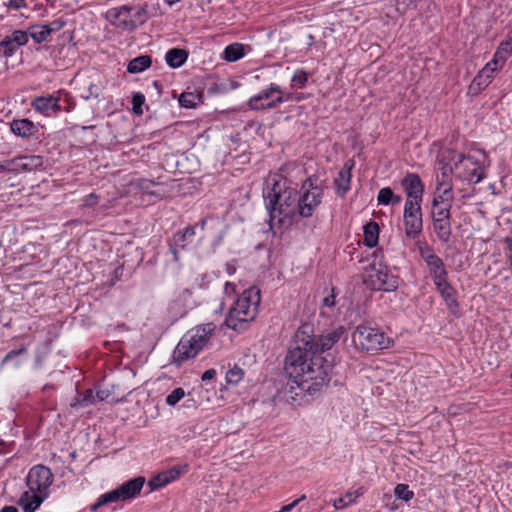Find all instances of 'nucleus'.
<instances>
[{"label":"nucleus","mask_w":512,"mask_h":512,"mask_svg":"<svg viewBox=\"0 0 512 512\" xmlns=\"http://www.w3.org/2000/svg\"><path fill=\"white\" fill-rule=\"evenodd\" d=\"M310 332L308 326H300L294 336L293 345L285 357V372L291 380L288 393L297 388L309 395H315L328 385L332 364L320 353L309 350L305 340Z\"/></svg>","instance_id":"f257e3e1"},{"label":"nucleus","mask_w":512,"mask_h":512,"mask_svg":"<svg viewBox=\"0 0 512 512\" xmlns=\"http://www.w3.org/2000/svg\"><path fill=\"white\" fill-rule=\"evenodd\" d=\"M297 196V188L282 175L275 174L266 181L263 198L269 213L271 229L291 225L296 216Z\"/></svg>","instance_id":"f03ea898"},{"label":"nucleus","mask_w":512,"mask_h":512,"mask_svg":"<svg viewBox=\"0 0 512 512\" xmlns=\"http://www.w3.org/2000/svg\"><path fill=\"white\" fill-rule=\"evenodd\" d=\"M54 480L51 470L44 465L33 466L26 477L29 491L21 494L18 505L24 512H35L48 497V489Z\"/></svg>","instance_id":"7ed1b4c3"},{"label":"nucleus","mask_w":512,"mask_h":512,"mask_svg":"<svg viewBox=\"0 0 512 512\" xmlns=\"http://www.w3.org/2000/svg\"><path fill=\"white\" fill-rule=\"evenodd\" d=\"M260 301V290L257 287L244 290L230 307L225 318L226 326L237 332L244 331L255 320Z\"/></svg>","instance_id":"20e7f679"},{"label":"nucleus","mask_w":512,"mask_h":512,"mask_svg":"<svg viewBox=\"0 0 512 512\" xmlns=\"http://www.w3.org/2000/svg\"><path fill=\"white\" fill-rule=\"evenodd\" d=\"M215 329L216 325L209 322L198 325L188 331L174 349V361L180 364L188 359L194 358L207 346Z\"/></svg>","instance_id":"39448f33"},{"label":"nucleus","mask_w":512,"mask_h":512,"mask_svg":"<svg viewBox=\"0 0 512 512\" xmlns=\"http://www.w3.org/2000/svg\"><path fill=\"white\" fill-rule=\"evenodd\" d=\"M446 159L450 165L449 171L454 172L455 177L460 181L478 184L486 177L480 161L474 156L449 150Z\"/></svg>","instance_id":"423d86ee"},{"label":"nucleus","mask_w":512,"mask_h":512,"mask_svg":"<svg viewBox=\"0 0 512 512\" xmlns=\"http://www.w3.org/2000/svg\"><path fill=\"white\" fill-rule=\"evenodd\" d=\"M145 483V478L142 476L135 477L133 479H130L124 483H122L117 488L106 492L104 494H101L96 502L91 505L90 509L92 511H96L99 508H101L104 505L110 504V503H116L119 501H128L136 498Z\"/></svg>","instance_id":"0eeeda50"},{"label":"nucleus","mask_w":512,"mask_h":512,"mask_svg":"<svg viewBox=\"0 0 512 512\" xmlns=\"http://www.w3.org/2000/svg\"><path fill=\"white\" fill-rule=\"evenodd\" d=\"M353 339L367 352L388 349L393 345V340L386 336L384 332L378 328L363 324L356 327L353 333Z\"/></svg>","instance_id":"6e6552de"},{"label":"nucleus","mask_w":512,"mask_h":512,"mask_svg":"<svg viewBox=\"0 0 512 512\" xmlns=\"http://www.w3.org/2000/svg\"><path fill=\"white\" fill-rule=\"evenodd\" d=\"M403 225L406 238L417 239L423 232L422 203L404 202Z\"/></svg>","instance_id":"1a4fd4ad"},{"label":"nucleus","mask_w":512,"mask_h":512,"mask_svg":"<svg viewBox=\"0 0 512 512\" xmlns=\"http://www.w3.org/2000/svg\"><path fill=\"white\" fill-rule=\"evenodd\" d=\"M419 255L426 263L429 275L434 285L449 280L448 271L443 260L435 253L434 249L426 243L419 245Z\"/></svg>","instance_id":"9d476101"},{"label":"nucleus","mask_w":512,"mask_h":512,"mask_svg":"<svg viewBox=\"0 0 512 512\" xmlns=\"http://www.w3.org/2000/svg\"><path fill=\"white\" fill-rule=\"evenodd\" d=\"M278 84L270 83L251 96L246 105L252 111H271L278 108Z\"/></svg>","instance_id":"9b49d317"},{"label":"nucleus","mask_w":512,"mask_h":512,"mask_svg":"<svg viewBox=\"0 0 512 512\" xmlns=\"http://www.w3.org/2000/svg\"><path fill=\"white\" fill-rule=\"evenodd\" d=\"M302 326H308L310 328V332L307 333L308 337H305V340L309 343L307 348L309 350H313L315 353H320V355H322L323 352L330 350L345 333V328L343 326H339L327 334L315 338L312 325L303 324Z\"/></svg>","instance_id":"f8f14e48"},{"label":"nucleus","mask_w":512,"mask_h":512,"mask_svg":"<svg viewBox=\"0 0 512 512\" xmlns=\"http://www.w3.org/2000/svg\"><path fill=\"white\" fill-rule=\"evenodd\" d=\"M369 282L375 290L394 291L398 287V279L389 272L388 267L386 265L376 267L375 262L369 274Z\"/></svg>","instance_id":"ddd939ff"},{"label":"nucleus","mask_w":512,"mask_h":512,"mask_svg":"<svg viewBox=\"0 0 512 512\" xmlns=\"http://www.w3.org/2000/svg\"><path fill=\"white\" fill-rule=\"evenodd\" d=\"M406 195L405 202L422 203L424 197V184L417 173L409 172L400 181Z\"/></svg>","instance_id":"4468645a"},{"label":"nucleus","mask_w":512,"mask_h":512,"mask_svg":"<svg viewBox=\"0 0 512 512\" xmlns=\"http://www.w3.org/2000/svg\"><path fill=\"white\" fill-rule=\"evenodd\" d=\"M323 192H298L296 215L310 218L322 203Z\"/></svg>","instance_id":"2eb2a0df"},{"label":"nucleus","mask_w":512,"mask_h":512,"mask_svg":"<svg viewBox=\"0 0 512 512\" xmlns=\"http://www.w3.org/2000/svg\"><path fill=\"white\" fill-rule=\"evenodd\" d=\"M33 110L45 117H54L62 112V105H59L56 91L52 94L35 97L31 101Z\"/></svg>","instance_id":"dca6fc26"},{"label":"nucleus","mask_w":512,"mask_h":512,"mask_svg":"<svg viewBox=\"0 0 512 512\" xmlns=\"http://www.w3.org/2000/svg\"><path fill=\"white\" fill-rule=\"evenodd\" d=\"M132 11L133 7L127 5L114 7L107 11L106 18L116 28L124 31H133L135 30V25L130 19V12Z\"/></svg>","instance_id":"f3484780"},{"label":"nucleus","mask_w":512,"mask_h":512,"mask_svg":"<svg viewBox=\"0 0 512 512\" xmlns=\"http://www.w3.org/2000/svg\"><path fill=\"white\" fill-rule=\"evenodd\" d=\"M354 165V161H347L334 178L333 185L335 194L340 198H344L351 188L352 169Z\"/></svg>","instance_id":"a211bd4d"},{"label":"nucleus","mask_w":512,"mask_h":512,"mask_svg":"<svg viewBox=\"0 0 512 512\" xmlns=\"http://www.w3.org/2000/svg\"><path fill=\"white\" fill-rule=\"evenodd\" d=\"M437 292L442 297L448 311L454 316L459 315V302L457 298V291L451 285L449 280H446L440 284L435 285Z\"/></svg>","instance_id":"6ab92c4d"},{"label":"nucleus","mask_w":512,"mask_h":512,"mask_svg":"<svg viewBox=\"0 0 512 512\" xmlns=\"http://www.w3.org/2000/svg\"><path fill=\"white\" fill-rule=\"evenodd\" d=\"M66 22L62 19H56L45 25H36L30 28V37L38 44L47 40L55 32L60 31Z\"/></svg>","instance_id":"aec40b11"},{"label":"nucleus","mask_w":512,"mask_h":512,"mask_svg":"<svg viewBox=\"0 0 512 512\" xmlns=\"http://www.w3.org/2000/svg\"><path fill=\"white\" fill-rule=\"evenodd\" d=\"M10 131L21 138H30L38 132L37 125L26 118L14 119L10 122Z\"/></svg>","instance_id":"412c9836"},{"label":"nucleus","mask_w":512,"mask_h":512,"mask_svg":"<svg viewBox=\"0 0 512 512\" xmlns=\"http://www.w3.org/2000/svg\"><path fill=\"white\" fill-rule=\"evenodd\" d=\"M512 54V37L510 35L507 36V39L502 41L495 51L492 60L489 63H492V66L497 70L501 69L506 63L507 59Z\"/></svg>","instance_id":"4be33fe9"},{"label":"nucleus","mask_w":512,"mask_h":512,"mask_svg":"<svg viewBox=\"0 0 512 512\" xmlns=\"http://www.w3.org/2000/svg\"><path fill=\"white\" fill-rule=\"evenodd\" d=\"M14 163L18 171L31 172L41 169L43 167L44 160L40 155H26L17 158Z\"/></svg>","instance_id":"5701e85b"},{"label":"nucleus","mask_w":512,"mask_h":512,"mask_svg":"<svg viewBox=\"0 0 512 512\" xmlns=\"http://www.w3.org/2000/svg\"><path fill=\"white\" fill-rule=\"evenodd\" d=\"M366 492L364 487H359L354 491H347L342 497L337 498L333 502L336 510H342L352 504L357 503V499L363 496Z\"/></svg>","instance_id":"b1692460"},{"label":"nucleus","mask_w":512,"mask_h":512,"mask_svg":"<svg viewBox=\"0 0 512 512\" xmlns=\"http://www.w3.org/2000/svg\"><path fill=\"white\" fill-rule=\"evenodd\" d=\"M433 231L442 243H448L452 235L451 219L432 220Z\"/></svg>","instance_id":"393cba45"},{"label":"nucleus","mask_w":512,"mask_h":512,"mask_svg":"<svg viewBox=\"0 0 512 512\" xmlns=\"http://www.w3.org/2000/svg\"><path fill=\"white\" fill-rule=\"evenodd\" d=\"M495 71L497 69L492 66V63H487L473 79L471 87L477 86L479 90L487 87L491 83Z\"/></svg>","instance_id":"a878e982"},{"label":"nucleus","mask_w":512,"mask_h":512,"mask_svg":"<svg viewBox=\"0 0 512 512\" xmlns=\"http://www.w3.org/2000/svg\"><path fill=\"white\" fill-rule=\"evenodd\" d=\"M363 242L369 248L377 246L379 241V225L375 221H370L363 227Z\"/></svg>","instance_id":"bb28decb"},{"label":"nucleus","mask_w":512,"mask_h":512,"mask_svg":"<svg viewBox=\"0 0 512 512\" xmlns=\"http://www.w3.org/2000/svg\"><path fill=\"white\" fill-rule=\"evenodd\" d=\"M187 58V51L180 48H172L165 54L166 63L171 68L181 67L186 62Z\"/></svg>","instance_id":"cd10ccee"},{"label":"nucleus","mask_w":512,"mask_h":512,"mask_svg":"<svg viewBox=\"0 0 512 512\" xmlns=\"http://www.w3.org/2000/svg\"><path fill=\"white\" fill-rule=\"evenodd\" d=\"M197 226H188L182 231H178L174 235V243L175 246L180 248H186L189 244H191L196 235Z\"/></svg>","instance_id":"c85d7f7f"},{"label":"nucleus","mask_w":512,"mask_h":512,"mask_svg":"<svg viewBox=\"0 0 512 512\" xmlns=\"http://www.w3.org/2000/svg\"><path fill=\"white\" fill-rule=\"evenodd\" d=\"M152 64L151 57L148 55H141L133 58L127 65V72L137 74L148 69Z\"/></svg>","instance_id":"c756f323"},{"label":"nucleus","mask_w":512,"mask_h":512,"mask_svg":"<svg viewBox=\"0 0 512 512\" xmlns=\"http://www.w3.org/2000/svg\"><path fill=\"white\" fill-rule=\"evenodd\" d=\"M453 199L454 196L452 183H447L446 187L442 191L435 192L432 199V206L452 205Z\"/></svg>","instance_id":"7c9ffc66"},{"label":"nucleus","mask_w":512,"mask_h":512,"mask_svg":"<svg viewBox=\"0 0 512 512\" xmlns=\"http://www.w3.org/2000/svg\"><path fill=\"white\" fill-rule=\"evenodd\" d=\"M56 94L59 99V105H62V111L70 113L75 109L76 100L70 92L65 89H59L56 91Z\"/></svg>","instance_id":"2f4dec72"},{"label":"nucleus","mask_w":512,"mask_h":512,"mask_svg":"<svg viewBox=\"0 0 512 512\" xmlns=\"http://www.w3.org/2000/svg\"><path fill=\"white\" fill-rule=\"evenodd\" d=\"M323 192L324 193V185L323 181H321L316 175H311L307 177L300 188L299 192Z\"/></svg>","instance_id":"473e14b6"},{"label":"nucleus","mask_w":512,"mask_h":512,"mask_svg":"<svg viewBox=\"0 0 512 512\" xmlns=\"http://www.w3.org/2000/svg\"><path fill=\"white\" fill-rule=\"evenodd\" d=\"M244 57V48L242 44L233 43L224 49V59L228 62H235Z\"/></svg>","instance_id":"72a5a7b5"},{"label":"nucleus","mask_w":512,"mask_h":512,"mask_svg":"<svg viewBox=\"0 0 512 512\" xmlns=\"http://www.w3.org/2000/svg\"><path fill=\"white\" fill-rule=\"evenodd\" d=\"M95 402H96V398H95L93 390L87 389L83 393V395H78V397H76L70 405L73 408H76V407L84 408V407H88L90 405L95 404Z\"/></svg>","instance_id":"f704fd0d"},{"label":"nucleus","mask_w":512,"mask_h":512,"mask_svg":"<svg viewBox=\"0 0 512 512\" xmlns=\"http://www.w3.org/2000/svg\"><path fill=\"white\" fill-rule=\"evenodd\" d=\"M309 80V74L304 69H297L291 77V89H303Z\"/></svg>","instance_id":"c9c22d12"},{"label":"nucleus","mask_w":512,"mask_h":512,"mask_svg":"<svg viewBox=\"0 0 512 512\" xmlns=\"http://www.w3.org/2000/svg\"><path fill=\"white\" fill-rule=\"evenodd\" d=\"M394 495L397 499L409 502L414 498V492L409 489L407 484L399 483L394 488Z\"/></svg>","instance_id":"e433bc0d"},{"label":"nucleus","mask_w":512,"mask_h":512,"mask_svg":"<svg viewBox=\"0 0 512 512\" xmlns=\"http://www.w3.org/2000/svg\"><path fill=\"white\" fill-rule=\"evenodd\" d=\"M130 19L135 25V29L143 25L147 20V9L146 7H133V11L130 12Z\"/></svg>","instance_id":"4c0bfd02"},{"label":"nucleus","mask_w":512,"mask_h":512,"mask_svg":"<svg viewBox=\"0 0 512 512\" xmlns=\"http://www.w3.org/2000/svg\"><path fill=\"white\" fill-rule=\"evenodd\" d=\"M451 208H452V205L432 206V208H431L432 220L451 219Z\"/></svg>","instance_id":"58836bf2"},{"label":"nucleus","mask_w":512,"mask_h":512,"mask_svg":"<svg viewBox=\"0 0 512 512\" xmlns=\"http://www.w3.org/2000/svg\"><path fill=\"white\" fill-rule=\"evenodd\" d=\"M199 100L200 97L198 95L190 92H184L179 97V104L184 108H194Z\"/></svg>","instance_id":"ea45409f"},{"label":"nucleus","mask_w":512,"mask_h":512,"mask_svg":"<svg viewBox=\"0 0 512 512\" xmlns=\"http://www.w3.org/2000/svg\"><path fill=\"white\" fill-rule=\"evenodd\" d=\"M188 471V465H180V466H173L170 469L164 471L165 476L167 477V480H169V483L175 481L178 479L182 474L186 473Z\"/></svg>","instance_id":"a19ab883"},{"label":"nucleus","mask_w":512,"mask_h":512,"mask_svg":"<svg viewBox=\"0 0 512 512\" xmlns=\"http://www.w3.org/2000/svg\"><path fill=\"white\" fill-rule=\"evenodd\" d=\"M243 374L244 372L240 367L234 366L233 368L227 371L226 381L228 384H238L243 378Z\"/></svg>","instance_id":"79ce46f5"},{"label":"nucleus","mask_w":512,"mask_h":512,"mask_svg":"<svg viewBox=\"0 0 512 512\" xmlns=\"http://www.w3.org/2000/svg\"><path fill=\"white\" fill-rule=\"evenodd\" d=\"M392 189L390 187H383L379 190L377 195L378 205L388 206L392 204Z\"/></svg>","instance_id":"37998d69"},{"label":"nucleus","mask_w":512,"mask_h":512,"mask_svg":"<svg viewBox=\"0 0 512 512\" xmlns=\"http://www.w3.org/2000/svg\"><path fill=\"white\" fill-rule=\"evenodd\" d=\"M0 48L5 57H11L15 53L17 46L12 42L10 37L7 36L0 42Z\"/></svg>","instance_id":"c03bdc74"},{"label":"nucleus","mask_w":512,"mask_h":512,"mask_svg":"<svg viewBox=\"0 0 512 512\" xmlns=\"http://www.w3.org/2000/svg\"><path fill=\"white\" fill-rule=\"evenodd\" d=\"M148 484L151 490H157L168 485L169 480H167V477L165 476L164 472H161L158 475L154 476L152 479H150Z\"/></svg>","instance_id":"a18cd8bd"},{"label":"nucleus","mask_w":512,"mask_h":512,"mask_svg":"<svg viewBox=\"0 0 512 512\" xmlns=\"http://www.w3.org/2000/svg\"><path fill=\"white\" fill-rule=\"evenodd\" d=\"M29 36H30V32L27 33L26 31H23V30H16L9 37L12 40V42H14V44H16V46L18 48L20 46L25 45L28 42Z\"/></svg>","instance_id":"49530a36"},{"label":"nucleus","mask_w":512,"mask_h":512,"mask_svg":"<svg viewBox=\"0 0 512 512\" xmlns=\"http://www.w3.org/2000/svg\"><path fill=\"white\" fill-rule=\"evenodd\" d=\"M184 396L185 391L183 388H175L170 394L167 395L166 403L169 406H175Z\"/></svg>","instance_id":"de8ad7c7"},{"label":"nucleus","mask_w":512,"mask_h":512,"mask_svg":"<svg viewBox=\"0 0 512 512\" xmlns=\"http://www.w3.org/2000/svg\"><path fill=\"white\" fill-rule=\"evenodd\" d=\"M144 103H145V96L140 92L135 93L132 97L133 112L137 115H142L143 114L142 106L144 105Z\"/></svg>","instance_id":"09e8293b"},{"label":"nucleus","mask_w":512,"mask_h":512,"mask_svg":"<svg viewBox=\"0 0 512 512\" xmlns=\"http://www.w3.org/2000/svg\"><path fill=\"white\" fill-rule=\"evenodd\" d=\"M26 353H27V347L26 346H21L18 349H13V350L9 351L5 355V357L1 361V365H5V364H7L9 362L15 361L18 356H20L22 354H26Z\"/></svg>","instance_id":"8fccbe9b"},{"label":"nucleus","mask_w":512,"mask_h":512,"mask_svg":"<svg viewBox=\"0 0 512 512\" xmlns=\"http://www.w3.org/2000/svg\"><path fill=\"white\" fill-rule=\"evenodd\" d=\"M338 292L335 287H332L330 293L325 296L322 300V307L325 308H334L336 305V296Z\"/></svg>","instance_id":"3c124183"},{"label":"nucleus","mask_w":512,"mask_h":512,"mask_svg":"<svg viewBox=\"0 0 512 512\" xmlns=\"http://www.w3.org/2000/svg\"><path fill=\"white\" fill-rule=\"evenodd\" d=\"M276 96L278 98V107L284 102H293V92L283 90L280 85H278V91Z\"/></svg>","instance_id":"603ef678"},{"label":"nucleus","mask_w":512,"mask_h":512,"mask_svg":"<svg viewBox=\"0 0 512 512\" xmlns=\"http://www.w3.org/2000/svg\"><path fill=\"white\" fill-rule=\"evenodd\" d=\"M5 6L9 9H12V10H20L22 8H26L27 7V2L26 0H8L6 3H5Z\"/></svg>","instance_id":"864d4df0"},{"label":"nucleus","mask_w":512,"mask_h":512,"mask_svg":"<svg viewBox=\"0 0 512 512\" xmlns=\"http://www.w3.org/2000/svg\"><path fill=\"white\" fill-rule=\"evenodd\" d=\"M100 197L95 193H90L83 198V206L93 207L98 204Z\"/></svg>","instance_id":"5fc2aeb1"},{"label":"nucleus","mask_w":512,"mask_h":512,"mask_svg":"<svg viewBox=\"0 0 512 512\" xmlns=\"http://www.w3.org/2000/svg\"><path fill=\"white\" fill-rule=\"evenodd\" d=\"M372 258H373V260L370 264L371 269H373L374 262L376 263V267H379L380 265H384L383 264L384 255H383V251L381 249L375 250L372 253Z\"/></svg>","instance_id":"6e6d98bb"},{"label":"nucleus","mask_w":512,"mask_h":512,"mask_svg":"<svg viewBox=\"0 0 512 512\" xmlns=\"http://www.w3.org/2000/svg\"><path fill=\"white\" fill-rule=\"evenodd\" d=\"M100 89L98 85L91 83L88 87V94L84 97V99L88 100L90 98H97L99 96Z\"/></svg>","instance_id":"4d7b16f0"},{"label":"nucleus","mask_w":512,"mask_h":512,"mask_svg":"<svg viewBox=\"0 0 512 512\" xmlns=\"http://www.w3.org/2000/svg\"><path fill=\"white\" fill-rule=\"evenodd\" d=\"M506 243H507V252H506V256H507V259H508V262H509V266L512 270V238H506Z\"/></svg>","instance_id":"13d9d810"},{"label":"nucleus","mask_w":512,"mask_h":512,"mask_svg":"<svg viewBox=\"0 0 512 512\" xmlns=\"http://www.w3.org/2000/svg\"><path fill=\"white\" fill-rule=\"evenodd\" d=\"M215 376L216 371L214 369H208L202 374L201 379L206 382L212 380Z\"/></svg>","instance_id":"bf43d9fd"},{"label":"nucleus","mask_w":512,"mask_h":512,"mask_svg":"<svg viewBox=\"0 0 512 512\" xmlns=\"http://www.w3.org/2000/svg\"><path fill=\"white\" fill-rule=\"evenodd\" d=\"M224 292L226 295H231L235 292V284L226 282L224 286Z\"/></svg>","instance_id":"052dcab7"},{"label":"nucleus","mask_w":512,"mask_h":512,"mask_svg":"<svg viewBox=\"0 0 512 512\" xmlns=\"http://www.w3.org/2000/svg\"><path fill=\"white\" fill-rule=\"evenodd\" d=\"M225 270L228 275H233L236 272V266L234 262H227L225 264Z\"/></svg>","instance_id":"680f3d73"},{"label":"nucleus","mask_w":512,"mask_h":512,"mask_svg":"<svg viewBox=\"0 0 512 512\" xmlns=\"http://www.w3.org/2000/svg\"><path fill=\"white\" fill-rule=\"evenodd\" d=\"M307 95L304 93L293 92V102H301L307 99Z\"/></svg>","instance_id":"e2e57ef3"},{"label":"nucleus","mask_w":512,"mask_h":512,"mask_svg":"<svg viewBox=\"0 0 512 512\" xmlns=\"http://www.w3.org/2000/svg\"><path fill=\"white\" fill-rule=\"evenodd\" d=\"M448 183H450V182L448 181ZM446 184H447V182L444 179L440 180L437 177V179H436V191L437 192L442 191L446 187Z\"/></svg>","instance_id":"0e129e2a"},{"label":"nucleus","mask_w":512,"mask_h":512,"mask_svg":"<svg viewBox=\"0 0 512 512\" xmlns=\"http://www.w3.org/2000/svg\"><path fill=\"white\" fill-rule=\"evenodd\" d=\"M392 204L391 205H398L401 203L402 201V197L398 194H395L393 191H392Z\"/></svg>","instance_id":"69168bd1"},{"label":"nucleus","mask_w":512,"mask_h":512,"mask_svg":"<svg viewBox=\"0 0 512 512\" xmlns=\"http://www.w3.org/2000/svg\"><path fill=\"white\" fill-rule=\"evenodd\" d=\"M0 512H18L14 506H5Z\"/></svg>","instance_id":"338daca9"},{"label":"nucleus","mask_w":512,"mask_h":512,"mask_svg":"<svg viewBox=\"0 0 512 512\" xmlns=\"http://www.w3.org/2000/svg\"><path fill=\"white\" fill-rule=\"evenodd\" d=\"M96 397L98 398L99 401H103V400H105L107 395H106L105 391H98L96 394Z\"/></svg>","instance_id":"774afa93"}]
</instances>
